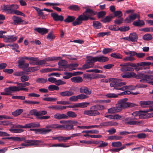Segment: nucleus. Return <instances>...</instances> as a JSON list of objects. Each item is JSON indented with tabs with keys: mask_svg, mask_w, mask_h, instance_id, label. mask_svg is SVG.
Returning a JSON list of instances; mask_svg holds the SVG:
<instances>
[{
	"mask_svg": "<svg viewBox=\"0 0 153 153\" xmlns=\"http://www.w3.org/2000/svg\"><path fill=\"white\" fill-rule=\"evenodd\" d=\"M110 86L113 90L125 91L127 90H133L136 88V86L129 85L126 86V83L121 82L120 79L117 78H111L109 79Z\"/></svg>",
	"mask_w": 153,
	"mask_h": 153,
	"instance_id": "nucleus-1",
	"label": "nucleus"
},
{
	"mask_svg": "<svg viewBox=\"0 0 153 153\" xmlns=\"http://www.w3.org/2000/svg\"><path fill=\"white\" fill-rule=\"evenodd\" d=\"M128 99L124 98L118 101L117 104L120 111L128 108H132L137 105L136 104L127 102Z\"/></svg>",
	"mask_w": 153,
	"mask_h": 153,
	"instance_id": "nucleus-2",
	"label": "nucleus"
},
{
	"mask_svg": "<svg viewBox=\"0 0 153 153\" xmlns=\"http://www.w3.org/2000/svg\"><path fill=\"white\" fill-rule=\"evenodd\" d=\"M120 66L122 67L120 70L122 71H134V69L131 67H136V64L133 62H128L120 65Z\"/></svg>",
	"mask_w": 153,
	"mask_h": 153,
	"instance_id": "nucleus-3",
	"label": "nucleus"
},
{
	"mask_svg": "<svg viewBox=\"0 0 153 153\" xmlns=\"http://www.w3.org/2000/svg\"><path fill=\"white\" fill-rule=\"evenodd\" d=\"M142 79L140 80V82L143 83H147L150 85H153V75H148L147 74H140Z\"/></svg>",
	"mask_w": 153,
	"mask_h": 153,
	"instance_id": "nucleus-4",
	"label": "nucleus"
},
{
	"mask_svg": "<svg viewBox=\"0 0 153 153\" xmlns=\"http://www.w3.org/2000/svg\"><path fill=\"white\" fill-rule=\"evenodd\" d=\"M137 119L135 117H127L123 120L125 125H139L142 123V121L137 120Z\"/></svg>",
	"mask_w": 153,
	"mask_h": 153,
	"instance_id": "nucleus-5",
	"label": "nucleus"
},
{
	"mask_svg": "<svg viewBox=\"0 0 153 153\" xmlns=\"http://www.w3.org/2000/svg\"><path fill=\"white\" fill-rule=\"evenodd\" d=\"M18 6L16 4L4 5L1 6V9L3 11L10 14H13V10L18 8Z\"/></svg>",
	"mask_w": 153,
	"mask_h": 153,
	"instance_id": "nucleus-6",
	"label": "nucleus"
},
{
	"mask_svg": "<svg viewBox=\"0 0 153 153\" xmlns=\"http://www.w3.org/2000/svg\"><path fill=\"white\" fill-rule=\"evenodd\" d=\"M97 13V12L94 11L92 9L88 8L86 9L85 11L82 13V14L79 15L76 20L81 19L82 17V18H84V17L83 16H93L95 15Z\"/></svg>",
	"mask_w": 153,
	"mask_h": 153,
	"instance_id": "nucleus-7",
	"label": "nucleus"
},
{
	"mask_svg": "<svg viewBox=\"0 0 153 153\" xmlns=\"http://www.w3.org/2000/svg\"><path fill=\"white\" fill-rule=\"evenodd\" d=\"M85 61V64L84 65V68L86 69L91 68L93 67L94 65V63L96 62L95 57H91Z\"/></svg>",
	"mask_w": 153,
	"mask_h": 153,
	"instance_id": "nucleus-8",
	"label": "nucleus"
},
{
	"mask_svg": "<svg viewBox=\"0 0 153 153\" xmlns=\"http://www.w3.org/2000/svg\"><path fill=\"white\" fill-rule=\"evenodd\" d=\"M84 18H81V19L78 20H75V22H72V24L74 26H76V25H80L82 23V21H87L89 19L91 20H95V18L94 17H91V16H83Z\"/></svg>",
	"mask_w": 153,
	"mask_h": 153,
	"instance_id": "nucleus-9",
	"label": "nucleus"
},
{
	"mask_svg": "<svg viewBox=\"0 0 153 153\" xmlns=\"http://www.w3.org/2000/svg\"><path fill=\"white\" fill-rule=\"evenodd\" d=\"M31 131H34L35 134H36L38 132H39L41 134H46L50 132L51 131V129H46L45 128H31L30 129Z\"/></svg>",
	"mask_w": 153,
	"mask_h": 153,
	"instance_id": "nucleus-10",
	"label": "nucleus"
},
{
	"mask_svg": "<svg viewBox=\"0 0 153 153\" xmlns=\"http://www.w3.org/2000/svg\"><path fill=\"white\" fill-rule=\"evenodd\" d=\"M91 110L85 111L84 114L90 116H95L100 114V113L96 108H92V107H91Z\"/></svg>",
	"mask_w": 153,
	"mask_h": 153,
	"instance_id": "nucleus-11",
	"label": "nucleus"
},
{
	"mask_svg": "<svg viewBox=\"0 0 153 153\" xmlns=\"http://www.w3.org/2000/svg\"><path fill=\"white\" fill-rule=\"evenodd\" d=\"M80 92L85 95H90L91 94L92 91L90 88L85 86H82L79 88Z\"/></svg>",
	"mask_w": 153,
	"mask_h": 153,
	"instance_id": "nucleus-12",
	"label": "nucleus"
},
{
	"mask_svg": "<svg viewBox=\"0 0 153 153\" xmlns=\"http://www.w3.org/2000/svg\"><path fill=\"white\" fill-rule=\"evenodd\" d=\"M118 125V123L114 121H106L101 123H100V128L103 127L111 126H116Z\"/></svg>",
	"mask_w": 153,
	"mask_h": 153,
	"instance_id": "nucleus-13",
	"label": "nucleus"
},
{
	"mask_svg": "<svg viewBox=\"0 0 153 153\" xmlns=\"http://www.w3.org/2000/svg\"><path fill=\"white\" fill-rule=\"evenodd\" d=\"M137 18L139 19L140 18V16L136 13H134L129 15L125 19L124 21L127 23H130L132 21L134 20Z\"/></svg>",
	"mask_w": 153,
	"mask_h": 153,
	"instance_id": "nucleus-14",
	"label": "nucleus"
},
{
	"mask_svg": "<svg viewBox=\"0 0 153 153\" xmlns=\"http://www.w3.org/2000/svg\"><path fill=\"white\" fill-rule=\"evenodd\" d=\"M4 92H1L0 94L4 95H12V93L14 92L13 86L4 89Z\"/></svg>",
	"mask_w": 153,
	"mask_h": 153,
	"instance_id": "nucleus-15",
	"label": "nucleus"
},
{
	"mask_svg": "<svg viewBox=\"0 0 153 153\" xmlns=\"http://www.w3.org/2000/svg\"><path fill=\"white\" fill-rule=\"evenodd\" d=\"M149 110H146L143 111H135L132 113V115L134 117L139 116V118L140 119H144V112H148Z\"/></svg>",
	"mask_w": 153,
	"mask_h": 153,
	"instance_id": "nucleus-16",
	"label": "nucleus"
},
{
	"mask_svg": "<svg viewBox=\"0 0 153 153\" xmlns=\"http://www.w3.org/2000/svg\"><path fill=\"white\" fill-rule=\"evenodd\" d=\"M4 41L5 42H13L16 41L17 39V36H4Z\"/></svg>",
	"mask_w": 153,
	"mask_h": 153,
	"instance_id": "nucleus-17",
	"label": "nucleus"
},
{
	"mask_svg": "<svg viewBox=\"0 0 153 153\" xmlns=\"http://www.w3.org/2000/svg\"><path fill=\"white\" fill-rule=\"evenodd\" d=\"M51 16L52 17L53 19L56 21H62L64 19L63 17L61 15H59L55 13H51Z\"/></svg>",
	"mask_w": 153,
	"mask_h": 153,
	"instance_id": "nucleus-18",
	"label": "nucleus"
},
{
	"mask_svg": "<svg viewBox=\"0 0 153 153\" xmlns=\"http://www.w3.org/2000/svg\"><path fill=\"white\" fill-rule=\"evenodd\" d=\"M129 41L133 42L137 41L138 36L136 33H131L128 36Z\"/></svg>",
	"mask_w": 153,
	"mask_h": 153,
	"instance_id": "nucleus-19",
	"label": "nucleus"
},
{
	"mask_svg": "<svg viewBox=\"0 0 153 153\" xmlns=\"http://www.w3.org/2000/svg\"><path fill=\"white\" fill-rule=\"evenodd\" d=\"M13 22L11 23L12 24L18 25L21 24L22 19L21 18L16 16H14L12 17Z\"/></svg>",
	"mask_w": 153,
	"mask_h": 153,
	"instance_id": "nucleus-20",
	"label": "nucleus"
},
{
	"mask_svg": "<svg viewBox=\"0 0 153 153\" xmlns=\"http://www.w3.org/2000/svg\"><path fill=\"white\" fill-rule=\"evenodd\" d=\"M78 122L74 120H68V130L73 129L74 125H76Z\"/></svg>",
	"mask_w": 153,
	"mask_h": 153,
	"instance_id": "nucleus-21",
	"label": "nucleus"
},
{
	"mask_svg": "<svg viewBox=\"0 0 153 153\" xmlns=\"http://www.w3.org/2000/svg\"><path fill=\"white\" fill-rule=\"evenodd\" d=\"M59 68L63 69V70H66L67 68V64L65 60H60L58 62Z\"/></svg>",
	"mask_w": 153,
	"mask_h": 153,
	"instance_id": "nucleus-22",
	"label": "nucleus"
},
{
	"mask_svg": "<svg viewBox=\"0 0 153 153\" xmlns=\"http://www.w3.org/2000/svg\"><path fill=\"white\" fill-rule=\"evenodd\" d=\"M34 30L41 35H42L46 34L47 33L48 31V29L44 28H35Z\"/></svg>",
	"mask_w": 153,
	"mask_h": 153,
	"instance_id": "nucleus-23",
	"label": "nucleus"
},
{
	"mask_svg": "<svg viewBox=\"0 0 153 153\" xmlns=\"http://www.w3.org/2000/svg\"><path fill=\"white\" fill-rule=\"evenodd\" d=\"M96 62L98 61L100 62H104L108 61L109 59L106 56H102L100 57H95Z\"/></svg>",
	"mask_w": 153,
	"mask_h": 153,
	"instance_id": "nucleus-24",
	"label": "nucleus"
},
{
	"mask_svg": "<svg viewBox=\"0 0 153 153\" xmlns=\"http://www.w3.org/2000/svg\"><path fill=\"white\" fill-rule=\"evenodd\" d=\"M25 143H27L28 146L36 145L41 142V141L38 140H26L25 141Z\"/></svg>",
	"mask_w": 153,
	"mask_h": 153,
	"instance_id": "nucleus-25",
	"label": "nucleus"
},
{
	"mask_svg": "<svg viewBox=\"0 0 153 153\" xmlns=\"http://www.w3.org/2000/svg\"><path fill=\"white\" fill-rule=\"evenodd\" d=\"M136 74L134 72H128L121 74V76L124 78H128L135 76Z\"/></svg>",
	"mask_w": 153,
	"mask_h": 153,
	"instance_id": "nucleus-26",
	"label": "nucleus"
},
{
	"mask_svg": "<svg viewBox=\"0 0 153 153\" xmlns=\"http://www.w3.org/2000/svg\"><path fill=\"white\" fill-rule=\"evenodd\" d=\"M40 126L39 123H31L26 124L24 127V128H30L31 127H38Z\"/></svg>",
	"mask_w": 153,
	"mask_h": 153,
	"instance_id": "nucleus-27",
	"label": "nucleus"
},
{
	"mask_svg": "<svg viewBox=\"0 0 153 153\" xmlns=\"http://www.w3.org/2000/svg\"><path fill=\"white\" fill-rule=\"evenodd\" d=\"M120 111L117 104L116 105L115 107L111 108L108 109V112L109 113H114Z\"/></svg>",
	"mask_w": 153,
	"mask_h": 153,
	"instance_id": "nucleus-28",
	"label": "nucleus"
},
{
	"mask_svg": "<svg viewBox=\"0 0 153 153\" xmlns=\"http://www.w3.org/2000/svg\"><path fill=\"white\" fill-rule=\"evenodd\" d=\"M114 17L113 16H106L104 18L102 19L101 20V21L104 23L110 22L112 19Z\"/></svg>",
	"mask_w": 153,
	"mask_h": 153,
	"instance_id": "nucleus-29",
	"label": "nucleus"
},
{
	"mask_svg": "<svg viewBox=\"0 0 153 153\" xmlns=\"http://www.w3.org/2000/svg\"><path fill=\"white\" fill-rule=\"evenodd\" d=\"M140 104L141 107H145L147 105H153V101H141Z\"/></svg>",
	"mask_w": 153,
	"mask_h": 153,
	"instance_id": "nucleus-30",
	"label": "nucleus"
},
{
	"mask_svg": "<svg viewBox=\"0 0 153 153\" xmlns=\"http://www.w3.org/2000/svg\"><path fill=\"white\" fill-rule=\"evenodd\" d=\"M71 79L72 82L75 83L81 82L83 81L82 78L79 76L72 77Z\"/></svg>",
	"mask_w": 153,
	"mask_h": 153,
	"instance_id": "nucleus-31",
	"label": "nucleus"
},
{
	"mask_svg": "<svg viewBox=\"0 0 153 153\" xmlns=\"http://www.w3.org/2000/svg\"><path fill=\"white\" fill-rule=\"evenodd\" d=\"M68 8L71 10L75 11H79L81 9L79 7L76 5H71L68 7Z\"/></svg>",
	"mask_w": 153,
	"mask_h": 153,
	"instance_id": "nucleus-32",
	"label": "nucleus"
},
{
	"mask_svg": "<svg viewBox=\"0 0 153 153\" xmlns=\"http://www.w3.org/2000/svg\"><path fill=\"white\" fill-rule=\"evenodd\" d=\"M54 117L56 119H61L66 118H67V116L64 114L57 113L54 115Z\"/></svg>",
	"mask_w": 153,
	"mask_h": 153,
	"instance_id": "nucleus-33",
	"label": "nucleus"
},
{
	"mask_svg": "<svg viewBox=\"0 0 153 153\" xmlns=\"http://www.w3.org/2000/svg\"><path fill=\"white\" fill-rule=\"evenodd\" d=\"M61 59V58L60 56H52L51 57H48L45 58L46 62L53 61H57L60 60Z\"/></svg>",
	"mask_w": 153,
	"mask_h": 153,
	"instance_id": "nucleus-34",
	"label": "nucleus"
},
{
	"mask_svg": "<svg viewBox=\"0 0 153 153\" xmlns=\"http://www.w3.org/2000/svg\"><path fill=\"white\" fill-rule=\"evenodd\" d=\"M133 24L135 26L139 27L144 25L145 23L143 21L140 20L139 19L137 21L134 22Z\"/></svg>",
	"mask_w": 153,
	"mask_h": 153,
	"instance_id": "nucleus-35",
	"label": "nucleus"
},
{
	"mask_svg": "<svg viewBox=\"0 0 153 153\" xmlns=\"http://www.w3.org/2000/svg\"><path fill=\"white\" fill-rule=\"evenodd\" d=\"M13 87L14 92L19 91H24L27 92L28 91V89L26 88L22 87L19 88L16 86H13Z\"/></svg>",
	"mask_w": 153,
	"mask_h": 153,
	"instance_id": "nucleus-36",
	"label": "nucleus"
},
{
	"mask_svg": "<svg viewBox=\"0 0 153 153\" xmlns=\"http://www.w3.org/2000/svg\"><path fill=\"white\" fill-rule=\"evenodd\" d=\"M153 38L151 34L146 33L143 36V39L145 41H150L153 39Z\"/></svg>",
	"mask_w": 153,
	"mask_h": 153,
	"instance_id": "nucleus-37",
	"label": "nucleus"
},
{
	"mask_svg": "<svg viewBox=\"0 0 153 153\" xmlns=\"http://www.w3.org/2000/svg\"><path fill=\"white\" fill-rule=\"evenodd\" d=\"M51 128H59L62 129H66L67 128V126L66 125H59L57 124H53L51 125Z\"/></svg>",
	"mask_w": 153,
	"mask_h": 153,
	"instance_id": "nucleus-38",
	"label": "nucleus"
},
{
	"mask_svg": "<svg viewBox=\"0 0 153 153\" xmlns=\"http://www.w3.org/2000/svg\"><path fill=\"white\" fill-rule=\"evenodd\" d=\"M93 27L96 29H98L101 28V24L99 21H94L93 22Z\"/></svg>",
	"mask_w": 153,
	"mask_h": 153,
	"instance_id": "nucleus-39",
	"label": "nucleus"
},
{
	"mask_svg": "<svg viewBox=\"0 0 153 153\" xmlns=\"http://www.w3.org/2000/svg\"><path fill=\"white\" fill-rule=\"evenodd\" d=\"M23 111V110L22 109H17L15 111L13 112L12 113V114L15 117L17 116L18 115H20L22 113Z\"/></svg>",
	"mask_w": 153,
	"mask_h": 153,
	"instance_id": "nucleus-40",
	"label": "nucleus"
},
{
	"mask_svg": "<svg viewBox=\"0 0 153 153\" xmlns=\"http://www.w3.org/2000/svg\"><path fill=\"white\" fill-rule=\"evenodd\" d=\"M25 56L21 57L18 61V67L19 68H22V66L24 65L25 62Z\"/></svg>",
	"mask_w": 153,
	"mask_h": 153,
	"instance_id": "nucleus-41",
	"label": "nucleus"
},
{
	"mask_svg": "<svg viewBox=\"0 0 153 153\" xmlns=\"http://www.w3.org/2000/svg\"><path fill=\"white\" fill-rule=\"evenodd\" d=\"M78 65L77 63L68 65V69L69 71L74 70L75 69V68L77 67Z\"/></svg>",
	"mask_w": 153,
	"mask_h": 153,
	"instance_id": "nucleus-42",
	"label": "nucleus"
},
{
	"mask_svg": "<svg viewBox=\"0 0 153 153\" xmlns=\"http://www.w3.org/2000/svg\"><path fill=\"white\" fill-rule=\"evenodd\" d=\"M63 70L61 68H46L44 69V72H49L53 71H61Z\"/></svg>",
	"mask_w": 153,
	"mask_h": 153,
	"instance_id": "nucleus-43",
	"label": "nucleus"
},
{
	"mask_svg": "<svg viewBox=\"0 0 153 153\" xmlns=\"http://www.w3.org/2000/svg\"><path fill=\"white\" fill-rule=\"evenodd\" d=\"M38 111L36 109H33L30 110L29 112V114L31 115H34L36 117V118L38 119Z\"/></svg>",
	"mask_w": 153,
	"mask_h": 153,
	"instance_id": "nucleus-44",
	"label": "nucleus"
},
{
	"mask_svg": "<svg viewBox=\"0 0 153 153\" xmlns=\"http://www.w3.org/2000/svg\"><path fill=\"white\" fill-rule=\"evenodd\" d=\"M77 108H85L89 104L88 102H84L77 103Z\"/></svg>",
	"mask_w": 153,
	"mask_h": 153,
	"instance_id": "nucleus-45",
	"label": "nucleus"
},
{
	"mask_svg": "<svg viewBox=\"0 0 153 153\" xmlns=\"http://www.w3.org/2000/svg\"><path fill=\"white\" fill-rule=\"evenodd\" d=\"M110 56L111 57L121 59L122 58V56L119 53H112L111 54Z\"/></svg>",
	"mask_w": 153,
	"mask_h": 153,
	"instance_id": "nucleus-46",
	"label": "nucleus"
},
{
	"mask_svg": "<svg viewBox=\"0 0 153 153\" xmlns=\"http://www.w3.org/2000/svg\"><path fill=\"white\" fill-rule=\"evenodd\" d=\"M48 89L50 91L58 90H59V87L55 85H50L49 86Z\"/></svg>",
	"mask_w": 153,
	"mask_h": 153,
	"instance_id": "nucleus-47",
	"label": "nucleus"
},
{
	"mask_svg": "<svg viewBox=\"0 0 153 153\" xmlns=\"http://www.w3.org/2000/svg\"><path fill=\"white\" fill-rule=\"evenodd\" d=\"M77 116V114L74 112L72 111H68V118L69 117L72 118H75Z\"/></svg>",
	"mask_w": 153,
	"mask_h": 153,
	"instance_id": "nucleus-48",
	"label": "nucleus"
},
{
	"mask_svg": "<svg viewBox=\"0 0 153 153\" xmlns=\"http://www.w3.org/2000/svg\"><path fill=\"white\" fill-rule=\"evenodd\" d=\"M99 145L98 146V148H104L107 146L108 144V143L104 142L102 140H100Z\"/></svg>",
	"mask_w": 153,
	"mask_h": 153,
	"instance_id": "nucleus-49",
	"label": "nucleus"
},
{
	"mask_svg": "<svg viewBox=\"0 0 153 153\" xmlns=\"http://www.w3.org/2000/svg\"><path fill=\"white\" fill-rule=\"evenodd\" d=\"M92 108H96L97 110H102L105 108L104 105H97L92 106Z\"/></svg>",
	"mask_w": 153,
	"mask_h": 153,
	"instance_id": "nucleus-50",
	"label": "nucleus"
},
{
	"mask_svg": "<svg viewBox=\"0 0 153 153\" xmlns=\"http://www.w3.org/2000/svg\"><path fill=\"white\" fill-rule=\"evenodd\" d=\"M77 96L78 100L79 99V100H83L85 99L88 98L89 97L85 94H79Z\"/></svg>",
	"mask_w": 153,
	"mask_h": 153,
	"instance_id": "nucleus-51",
	"label": "nucleus"
},
{
	"mask_svg": "<svg viewBox=\"0 0 153 153\" xmlns=\"http://www.w3.org/2000/svg\"><path fill=\"white\" fill-rule=\"evenodd\" d=\"M122 137L120 136H117L116 135L108 137V139L112 140H117L121 139Z\"/></svg>",
	"mask_w": 153,
	"mask_h": 153,
	"instance_id": "nucleus-52",
	"label": "nucleus"
},
{
	"mask_svg": "<svg viewBox=\"0 0 153 153\" xmlns=\"http://www.w3.org/2000/svg\"><path fill=\"white\" fill-rule=\"evenodd\" d=\"M106 14V12L104 11H102L98 12L97 13V16L99 18L103 17Z\"/></svg>",
	"mask_w": 153,
	"mask_h": 153,
	"instance_id": "nucleus-53",
	"label": "nucleus"
},
{
	"mask_svg": "<svg viewBox=\"0 0 153 153\" xmlns=\"http://www.w3.org/2000/svg\"><path fill=\"white\" fill-rule=\"evenodd\" d=\"M110 34V32H101L98 33L97 35V36L98 37H102L105 35H109Z\"/></svg>",
	"mask_w": 153,
	"mask_h": 153,
	"instance_id": "nucleus-54",
	"label": "nucleus"
},
{
	"mask_svg": "<svg viewBox=\"0 0 153 153\" xmlns=\"http://www.w3.org/2000/svg\"><path fill=\"white\" fill-rule=\"evenodd\" d=\"M46 63V62L45 59L43 60H37L36 62V65L42 66V65L45 64Z\"/></svg>",
	"mask_w": 153,
	"mask_h": 153,
	"instance_id": "nucleus-55",
	"label": "nucleus"
},
{
	"mask_svg": "<svg viewBox=\"0 0 153 153\" xmlns=\"http://www.w3.org/2000/svg\"><path fill=\"white\" fill-rule=\"evenodd\" d=\"M111 146L115 147H118L122 146V143L120 142H112Z\"/></svg>",
	"mask_w": 153,
	"mask_h": 153,
	"instance_id": "nucleus-56",
	"label": "nucleus"
},
{
	"mask_svg": "<svg viewBox=\"0 0 153 153\" xmlns=\"http://www.w3.org/2000/svg\"><path fill=\"white\" fill-rule=\"evenodd\" d=\"M114 13V17L116 16L118 18H121L123 16L122 12L120 10L115 11Z\"/></svg>",
	"mask_w": 153,
	"mask_h": 153,
	"instance_id": "nucleus-57",
	"label": "nucleus"
},
{
	"mask_svg": "<svg viewBox=\"0 0 153 153\" xmlns=\"http://www.w3.org/2000/svg\"><path fill=\"white\" fill-rule=\"evenodd\" d=\"M144 119L153 117V112H144Z\"/></svg>",
	"mask_w": 153,
	"mask_h": 153,
	"instance_id": "nucleus-58",
	"label": "nucleus"
},
{
	"mask_svg": "<svg viewBox=\"0 0 153 153\" xmlns=\"http://www.w3.org/2000/svg\"><path fill=\"white\" fill-rule=\"evenodd\" d=\"M29 79V77L28 76L22 75L20 79L22 82H25L27 81Z\"/></svg>",
	"mask_w": 153,
	"mask_h": 153,
	"instance_id": "nucleus-59",
	"label": "nucleus"
},
{
	"mask_svg": "<svg viewBox=\"0 0 153 153\" xmlns=\"http://www.w3.org/2000/svg\"><path fill=\"white\" fill-rule=\"evenodd\" d=\"M47 39H53L55 38V36L54 35L52 32L51 31L49 33L46 37Z\"/></svg>",
	"mask_w": 153,
	"mask_h": 153,
	"instance_id": "nucleus-60",
	"label": "nucleus"
},
{
	"mask_svg": "<svg viewBox=\"0 0 153 153\" xmlns=\"http://www.w3.org/2000/svg\"><path fill=\"white\" fill-rule=\"evenodd\" d=\"M99 131L98 130H86L84 131H82V133H91V134H97L98 133Z\"/></svg>",
	"mask_w": 153,
	"mask_h": 153,
	"instance_id": "nucleus-61",
	"label": "nucleus"
},
{
	"mask_svg": "<svg viewBox=\"0 0 153 153\" xmlns=\"http://www.w3.org/2000/svg\"><path fill=\"white\" fill-rule=\"evenodd\" d=\"M123 60L126 61L133 62L135 60V59L132 56H126L123 58Z\"/></svg>",
	"mask_w": 153,
	"mask_h": 153,
	"instance_id": "nucleus-62",
	"label": "nucleus"
},
{
	"mask_svg": "<svg viewBox=\"0 0 153 153\" xmlns=\"http://www.w3.org/2000/svg\"><path fill=\"white\" fill-rule=\"evenodd\" d=\"M105 96L108 98H117L118 97V95L114 93H108Z\"/></svg>",
	"mask_w": 153,
	"mask_h": 153,
	"instance_id": "nucleus-63",
	"label": "nucleus"
},
{
	"mask_svg": "<svg viewBox=\"0 0 153 153\" xmlns=\"http://www.w3.org/2000/svg\"><path fill=\"white\" fill-rule=\"evenodd\" d=\"M147 136V135L144 133H139L137 135V137L139 139H144Z\"/></svg>",
	"mask_w": 153,
	"mask_h": 153,
	"instance_id": "nucleus-64",
	"label": "nucleus"
}]
</instances>
